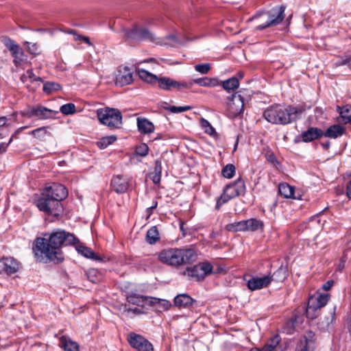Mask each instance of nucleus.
Returning a JSON list of instances; mask_svg holds the SVG:
<instances>
[{"instance_id": "nucleus-1", "label": "nucleus", "mask_w": 351, "mask_h": 351, "mask_svg": "<svg viewBox=\"0 0 351 351\" xmlns=\"http://www.w3.org/2000/svg\"><path fill=\"white\" fill-rule=\"evenodd\" d=\"M78 239L72 234L58 229L51 233L48 239L38 237L33 247L36 256L46 258L56 263H61L64 256L61 250L63 245L75 244Z\"/></svg>"}, {"instance_id": "nucleus-2", "label": "nucleus", "mask_w": 351, "mask_h": 351, "mask_svg": "<svg viewBox=\"0 0 351 351\" xmlns=\"http://www.w3.org/2000/svg\"><path fill=\"white\" fill-rule=\"evenodd\" d=\"M197 258V254L193 248H168L158 254L160 262L175 267L191 264Z\"/></svg>"}, {"instance_id": "nucleus-3", "label": "nucleus", "mask_w": 351, "mask_h": 351, "mask_svg": "<svg viewBox=\"0 0 351 351\" xmlns=\"http://www.w3.org/2000/svg\"><path fill=\"white\" fill-rule=\"evenodd\" d=\"M300 113L301 111L295 107L274 105L264 111L263 116L272 124L286 125L295 121Z\"/></svg>"}, {"instance_id": "nucleus-4", "label": "nucleus", "mask_w": 351, "mask_h": 351, "mask_svg": "<svg viewBox=\"0 0 351 351\" xmlns=\"http://www.w3.org/2000/svg\"><path fill=\"white\" fill-rule=\"evenodd\" d=\"M285 7L276 6L270 10L255 15L254 19L260 23L256 27L257 30H263L271 26L280 24L285 18Z\"/></svg>"}, {"instance_id": "nucleus-5", "label": "nucleus", "mask_w": 351, "mask_h": 351, "mask_svg": "<svg viewBox=\"0 0 351 351\" xmlns=\"http://www.w3.org/2000/svg\"><path fill=\"white\" fill-rule=\"evenodd\" d=\"M245 191V185L244 181L241 178H238L226 186L223 193L217 198L215 208L219 210L223 204L231 199L244 194Z\"/></svg>"}, {"instance_id": "nucleus-6", "label": "nucleus", "mask_w": 351, "mask_h": 351, "mask_svg": "<svg viewBox=\"0 0 351 351\" xmlns=\"http://www.w3.org/2000/svg\"><path fill=\"white\" fill-rule=\"evenodd\" d=\"M99 121L110 128H118L122 123V115L118 109L100 108L97 110Z\"/></svg>"}, {"instance_id": "nucleus-7", "label": "nucleus", "mask_w": 351, "mask_h": 351, "mask_svg": "<svg viewBox=\"0 0 351 351\" xmlns=\"http://www.w3.org/2000/svg\"><path fill=\"white\" fill-rule=\"evenodd\" d=\"M1 41L11 53L13 63L16 66H21L27 62V56L23 49L14 40L8 36H1Z\"/></svg>"}, {"instance_id": "nucleus-8", "label": "nucleus", "mask_w": 351, "mask_h": 351, "mask_svg": "<svg viewBox=\"0 0 351 351\" xmlns=\"http://www.w3.org/2000/svg\"><path fill=\"white\" fill-rule=\"evenodd\" d=\"M213 272V266L208 262H202L193 267H187L182 272L183 276H186L190 280L196 281L202 280L204 278Z\"/></svg>"}, {"instance_id": "nucleus-9", "label": "nucleus", "mask_w": 351, "mask_h": 351, "mask_svg": "<svg viewBox=\"0 0 351 351\" xmlns=\"http://www.w3.org/2000/svg\"><path fill=\"white\" fill-rule=\"evenodd\" d=\"M124 36L127 39L141 40H148L150 41L154 40V36L147 28L141 27H134L131 29H123Z\"/></svg>"}, {"instance_id": "nucleus-10", "label": "nucleus", "mask_w": 351, "mask_h": 351, "mask_svg": "<svg viewBox=\"0 0 351 351\" xmlns=\"http://www.w3.org/2000/svg\"><path fill=\"white\" fill-rule=\"evenodd\" d=\"M130 345L138 351H154L152 344L142 335L130 332L128 335Z\"/></svg>"}, {"instance_id": "nucleus-11", "label": "nucleus", "mask_w": 351, "mask_h": 351, "mask_svg": "<svg viewBox=\"0 0 351 351\" xmlns=\"http://www.w3.org/2000/svg\"><path fill=\"white\" fill-rule=\"evenodd\" d=\"M21 263L13 257L8 256L0 258V274L11 276L20 269Z\"/></svg>"}, {"instance_id": "nucleus-12", "label": "nucleus", "mask_w": 351, "mask_h": 351, "mask_svg": "<svg viewBox=\"0 0 351 351\" xmlns=\"http://www.w3.org/2000/svg\"><path fill=\"white\" fill-rule=\"evenodd\" d=\"M36 206L40 210L47 214H53V211H59L62 208L60 203L53 200L50 197L47 196V194L45 197H40L36 201Z\"/></svg>"}, {"instance_id": "nucleus-13", "label": "nucleus", "mask_w": 351, "mask_h": 351, "mask_svg": "<svg viewBox=\"0 0 351 351\" xmlns=\"http://www.w3.org/2000/svg\"><path fill=\"white\" fill-rule=\"evenodd\" d=\"M134 72L128 66H121L115 74V84L119 86H124L130 84L133 80Z\"/></svg>"}, {"instance_id": "nucleus-14", "label": "nucleus", "mask_w": 351, "mask_h": 351, "mask_svg": "<svg viewBox=\"0 0 351 351\" xmlns=\"http://www.w3.org/2000/svg\"><path fill=\"white\" fill-rule=\"evenodd\" d=\"M47 196L60 203L68 195L66 188L60 184H53L46 190Z\"/></svg>"}, {"instance_id": "nucleus-15", "label": "nucleus", "mask_w": 351, "mask_h": 351, "mask_svg": "<svg viewBox=\"0 0 351 351\" xmlns=\"http://www.w3.org/2000/svg\"><path fill=\"white\" fill-rule=\"evenodd\" d=\"M245 100L240 91L232 95L229 97L228 106L230 112L234 114H240L243 112L244 109Z\"/></svg>"}, {"instance_id": "nucleus-16", "label": "nucleus", "mask_w": 351, "mask_h": 351, "mask_svg": "<svg viewBox=\"0 0 351 351\" xmlns=\"http://www.w3.org/2000/svg\"><path fill=\"white\" fill-rule=\"evenodd\" d=\"M329 299V295L327 293L324 294H320L317 297L315 296H311L309 298L307 309H306V314L307 316H310V313L311 311H315L317 309H320L323 306H324Z\"/></svg>"}, {"instance_id": "nucleus-17", "label": "nucleus", "mask_w": 351, "mask_h": 351, "mask_svg": "<svg viewBox=\"0 0 351 351\" xmlns=\"http://www.w3.org/2000/svg\"><path fill=\"white\" fill-rule=\"evenodd\" d=\"M272 281L270 275L263 277H252L247 282V288L251 291H255L267 287Z\"/></svg>"}, {"instance_id": "nucleus-18", "label": "nucleus", "mask_w": 351, "mask_h": 351, "mask_svg": "<svg viewBox=\"0 0 351 351\" xmlns=\"http://www.w3.org/2000/svg\"><path fill=\"white\" fill-rule=\"evenodd\" d=\"M111 186L116 193H123L129 188V181L126 178L116 176L111 180Z\"/></svg>"}, {"instance_id": "nucleus-19", "label": "nucleus", "mask_w": 351, "mask_h": 351, "mask_svg": "<svg viewBox=\"0 0 351 351\" xmlns=\"http://www.w3.org/2000/svg\"><path fill=\"white\" fill-rule=\"evenodd\" d=\"M324 135V132L317 128L311 127L301 134V138L305 143L313 141Z\"/></svg>"}, {"instance_id": "nucleus-20", "label": "nucleus", "mask_w": 351, "mask_h": 351, "mask_svg": "<svg viewBox=\"0 0 351 351\" xmlns=\"http://www.w3.org/2000/svg\"><path fill=\"white\" fill-rule=\"evenodd\" d=\"M150 297L143 296L136 293H131L128 295L127 301L134 305L144 306L149 305Z\"/></svg>"}, {"instance_id": "nucleus-21", "label": "nucleus", "mask_w": 351, "mask_h": 351, "mask_svg": "<svg viewBox=\"0 0 351 351\" xmlns=\"http://www.w3.org/2000/svg\"><path fill=\"white\" fill-rule=\"evenodd\" d=\"M346 131V128L339 124H335L330 126L324 132V135L326 137L337 138L342 136Z\"/></svg>"}, {"instance_id": "nucleus-22", "label": "nucleus", "mask_w": 351, "mask_h": 351, "mask_svg": "<svg viewBox=\"0 0 351 351\" xmlns=\"http://www.w3.org/2000/svg\"><path fill=\"white\" fill-rule=\"evenodd\" d=\"M149 306H154L158 311H165L170 308L171 304L167 300L150 297Z\"/></svg>"}, {"instance_id": "nucleus-23", "label": "nucleus", "mask_w": 351, "mask_h": 351, "mask_svg": "<svg viewBox=\"0 0 351 351\" xmlns=\"http://www.w3.org/2000/svg\"><path fill=\"white\" fill-rule=\"evenodd\" d=\"M337 108L340 114L338 122L343 124L351 123V108L346 106L343 107L337 106Z\"/></svg>"}, {"instance_id": "nucleus-24", "label": "nucleus", "mask_w": 351, "mask_h": 351, "mask_svg": "<svg viewBox=\"0 0 351 351\" xmlns=\"http://www.w3.org/2000/svg\"><path fill=\"white\" fill-rule=\"evenodd\" d=\"M59 345L65 351H79L78 343L66 336H62L60 339Z\"/></svg>"}, {"instance_id": "nucleus-25", "label": "nucleus", "mask_w": 351, "mask_h": 351, "mask_svg": "<svg viewBox=\"0 0 351 351\" xmlns=\"http://www.w3.org/2000/svg\"><path fill=\"white\" fill-rule=\"evenodd\" d=\"M189 82L192 83V86L194 84H197L200 86L203 87H215L219 85V82L217 79L215 78H209L207 77L197 78L193 80L189 81Z\"/></svg>"}, {"instance_id": "nucleus-26", "label": "nucleus", "mask_w": 351, "mask_h": 351, "mask_svg": "<svg viewBox=\"0 0 351 351\" xmlns=\"http://www.w3.org/2000/svg\"><path fill=\"white\" fill-rule=\"evenodd\" d=\"M244 221L246 232H255L263 228L264 223L261 220L251 218Z\"/></svg>"}, {"instance_id": "nucleus-27", "label": "nucleus", "mask_w": 351, "mask_h": 351, "mask_svg": "<svg viewBox=\"0 0 351 351\" xmlns=\"http://www.w3.org/2000/svg\"><path fill=\"white\" fill-rule=\"evenodd\" d=\"M58 111H54L42 106H36V117L39 119H47L53 117V114H58Z\"/></svg>"}, {"instance_id": "nucleus-28", "label": "nucleus", "mask_w": 351, "mask_h": 351, "mask_svg": "<svg viewBox=\"0 0 351 351\" xmlns=\"http://www.w3.org/2000/svg\"><path fill=\"white\" fill-rule=\"evenodd\" d=\"M137 126L141 133L149 134L154 132V126L153 123L146 119H137Z\"/></svg>"}, {"instance_id": "nucleus-29", "label": "nucleus", "mask_w": 351, "mask_h": 351, "mask_svg": "<svg viewBox=\"0 0 351 351\" xmlns=\"http://www.w3.org/2000/svg\"><path fill=\"white\" fill-rule=\"evenodd\" d=\"M281 338L278 335L272 337L261 349L254 348L250 351H272L280 342Z\"/></svg>"}, {"instance_id": "nucleus-30", "label": "nucleus", "mask_w": 351, "mask_h": 351, "mask_svg": "<svg viewBox=\"0 0 351 351\" xmlns=\"http://www.w3.org/2000/svg\"><path fill=\"white\" fill-rule=\"evenodd\" d=\"M193 300L186 294H180L174 299V304L178 307H189L192 305Z\"/></svg>"}, {"instance_id": "nucleus-31", "label": "nucleus", "mask_w": 351, "mask_h": 351, "mask_svg": "<svg viewBox=\"0 0 351 351\" xmlns=\"http://www.w3.org/2000/svg\"><path fill=\"white\" fill-rule=\"evenodd\" d=\"M279 193L286 198H295L294 197V188L287 183H281L278 186Z\"/></svg>"}, {"instance_id": "nucleus-32", "label": "nucleus", "mask_w": 351, "mask_h": 351, "mask_svg": "<svg viewBox=\"0 0 351 351\" xmlns=\"http://www.w3.org/2000/svg\"><path fill=\"white\" fill-rule=\"evenodd\" d=\"M272 281L283 282L288 276L287 268L281 265L271 276Z\"/></svg>"}, {"instance_id": "nucleus-33", "label": "nucleus", "mask_w": 351, "mask_h": 351, "mask_svg": "<svg viewBox=\"0 0 351 351\" xmlns=\"http://www.w3.org/2000/svg\"><path fill=\"white\" fill-rule=\"evenodd\" d=\"M137 72L139 77L148 83L154 84L157 82L158 77L145 69H138Z\"/></svg>"}, {"instance_id": "nucleus-34", "label": "nucleus", "mask_w": 351, "mask_h": 351, "mask_svg": "<svg viewBox=\"0 0 351 351\" xmlns=\"http://www.w3.org/2000/svg\"><path fill=\"white\" fill-rule=\"evenodd\" d=\"M221 85L226 91L230 93L239 86V82L237 77H232L227 80L223 81Z\"/></svg>"}, {"instance_id": "nucleus-35", "label": "nucleus", "mask_w": 351, "mask_h": 351, "mask_svg": "<svg viewBox=\"0 0 351 351\" xmlns=\"http://www.w3.org/2000/svg\"><path fill=\"white\" fill-rule=\"evenodd\" d=\"M76 250L79 254L84 256V257L98 260L97 256L92 251L90 248L84 246L82 244H78L75 247Z\"/></svg>"}, {"instance_id": "nucleus-36", "label": "nucleus", "mask_w": 351, "mask_h": 351, "mask_svg": "<svg viewBox=\"0 0 351 351\" xmlns=\"http://www.w3.org/2000/svg\"><path fill=\"white\" fill-rule=\"evenodd\" d=\"M159 239V233L156 226H152L146 234V241L149 244H154Z\"/></svg>"}, {"instance_id": "nucleus-37", "label": "nucleus", "mask_w": 351, "mask_h": 351, "mask_svg": "<svg viewBox=\"0 0 351 351\" xmlns=\"http://www.w3.org/2000/svg\"><path fill=\"white\" fill-rule=\"evenodd\" d=\"M226 228L231 232H246L244 220L229 223Z\"/></svg>"}, {"instance_id": "nucleus-38", "label": "nucleus", "mask_w": 351, "mask_h": 351, "mask_svg": "<svg viewBox=\"0 0 351 351\" xmlns=\"http://www.w3.org/2000/svg\"><path fill=\"white\" fill-rule=\"evenodd\" d=\"M116 140H117V137L113 135L108 136H104L97 142V145L99 148L105 149L108 145L112 144Z\"/></svg>"}, {"instance_id": "nucleus-39", "label": "nucleus", "mask_w": 351, "mask_h": 351, "mask_svg": "<svg viewBox=\"0 0 351 351\" xmlns=\"http://www.w3.org/2000/svg\"><path fill=\"white\" fill-rule=\"evenodd\" d=\"M173 79L167 77H158L157 82L158 83V86L160 89L165 90H171V85H172Z\"/></svg>"}, {"instance_id": "nucleus-40", "label": "nucleus", "mask_w": 351, "mask_h": 351, "mask_svg": "<svg viewBox=\"0 0 351 351\" xmlns=\"http://www.w3.org/2000/svg\"><path fill=\"white\" fill-rule=\"evenodd\" d=\"M21 80L23 82H27L28 81L30 82H41V78L40 77H37L35 75V74L33 73L32 70L29 69L26 71L25 73H24L21 76Z\"/></svg>"}, {"instance_id": "nucleus-41", "label": "nucleus", "mask_w": 351, "mask_h": 351, "mask_svg": "<svg viewBox=\"0 0 351 351\" xmlns=\"http://www.w3.org/2000/svg\"><path fill=\"white\" fill-rule=\"evenodd\" d=\"M221 173L226 178H232L235 173V167L232 164H228L222 169Z\"/></svg>"}, {"instance_id": "nucleus-42", "label": "nucleus", "mask_w": 351, "mask_h": 351, "mask_svg": "<svg viewBox=\"0 0 351 351\" xmlns=\"http://www.w3.org/2000/svg\"><path fill=\"white\" fill-rule=\"evenodd\" d=\"M75 106L72 103L64 104L60 108V111L65 115L73 114L75 112Z\"/></svg>"}, {"instance_id": "nucleus-43", "label": "nucleus", "mask_w": 351, "mask_h": 351, "mask_svg": "<svg viewBox=\"0 0 351 351\" xmlns=\"http://www.w3.org/2000/svg\"><path fill=\"white\" fill-rule=\"evenodd\" d=\"M60 88V85L58 83L47 82L44 84L43 90L45 93L49 94L54 90H58Z\"/></svg>"}, {"instance_id": "nucleus-44", "label": "nucleus", "mask_w": 351, "mask_h": 351, "mask_svg": "<svg viewBox=\"0 0 351 351\" xmlns=\"http://www.w3.org/2000/svg\"><path fill=\"white\" fill-rule=\"evenodd\" d=\"M192 87V83L189 82H178L174 80L172 81V85H171V90L175 88L177 90H181L182 88H191Z\"/></svg>"}, {"instance_id": "nucleus-45", "label": "nucleus", "mask_w": 351, "mask_h": 351, "mask_svg": "<svg viewBox=\"0 0 351 351\" xmlns=\"http://www.w3.org/2000/svg\"><path fill=\"white\" fill-rule=\"evenodd\" d=\"M24 44L27 45V51L29 53L34 56H36L40 53V49L37 43L26 41Z\"/></svg>"}, {"instance_id": "nucleus-46", "label": "nucleus", "mask_w": 351, "mask_h": 351, "mask_svg": "<svg viewBox=\"0 0 351 351\" xmlns=\"http://www.w3.org/2000/svg\"><path fill=\"white\" fill-rule=\"evenodd\" d=\"M165 110H169L172 113H180L183 112H186L187 110H191L192 107L190 106H169V107H164Z\"/></svg>"}, {"instance_id": "nucleus-47", "label": "nucleus", "mask_w": 351, "mask_h": 351, "mask_svg": "<svg viewBox=\"0 0 351 351\" xmlns=\"http://www.w3.org/2000/svg\"><path fill=\"white\" fill-rule=\"evenodd\" d=\"M200 124L206 133L212 135L215 132L214 128L206 119L202 118L200 119Z\"/></svg>"}, {"instance_id": "nucleus-48", "label": "nucleus", "mask_w": 351, "mask_h": 351, "mask_svg": "<svg viewBox=\"0 0 351 351\" xmlns=\"http://www.w3.org/2000/svg\"><path fill=\"white\" fill-rule=\"evenodd\" d=\"M48 129V126L41 127L32 130L31 134L36 138H43L47 134Z\"/></svg>"}, {"instance_id": "nucleus-49", "label": "nucleus", "mask_w": 351, "mask_h": 351, "mask_svg": "<svg viewBox=\"0 0 351 351\" xmlns=\"http://www.w3.org/2000/svg\"><path fill=\"white\" fill-rule=\"evenodd\" d=\"M195 70L201 74H207L210 70V64L209 63L196 64Z\"/></svg>"}, {"instance_id": "nucleus-50", "label": "nucleus", "mask_w": 351, "mask_h": 351, "mask_svg": "<svg viewBox=\"0 0 351 351\" xmlns=\"http://www.w3.org/2000/svg\"><path fill=\"white\" fill-rule=\"evenodd\" d=\"M148 152H149V147L145 143L140 145L136 149V154L141 156H146L148 154Z\"/></svg>"}, {"instance_id": "nucleus-51", "label": "nucleus", "mask_w": 351, "mask_h": 351, "mask_svg": "<svg viewBox=\"0 0 351 351\" xmlns=\"http://www.w3.org/2000/svg\"><path fill=\"white\" fill-rule=\"evenodd\" d=\"M308 227L309 228H316L318 230L320 229V221L318 219V217L314 216L312 218L310 219V220L308 222Z\"/></svg>"}, {"instance_id": "nucleus-52", "label": "nucleus", "mask_w": 351, "mask_h": 351, "mask_svg": "<svg viewBox=\"0 0 351 351\" xmlns=\"http://www.w3.org/2000/svg\"><path fill=\"white\" fill-rule=\"evenodd\" d=\"M21 114L24 117L28 118H32L36 117V106L30 107L23 111H22Z\"/></svg>"}, {"instance_id": "nucleus-53", "label": "nucleus", "mask_w": 351, "mask_h": 351, "mask_svg": "<svg viewBox=\"0 0 351 351\" xmlns=\"http://www.w3.org/2000/svg\"><path fill=\"white\" fill-rule=\"evenodd\" d=\"M123 312L127 313L128 316H130L131 313L134 315H140L143 313L142 311L138 307L128 308L126 306H125L123 308Z\"/></svg>"}, {"instance_id": "nucleus-54", "label": "nucleus", "mask_w": 351, "mask_h": 351, "mask_svg": "<svg viewBox=\"0 0 351 351\" xmlns=\"http://www.w3.org/2000/svg\"><path fill=\"white\" fill-rule=\"evenodd\" d=\"M296 351H308V340L306 338L300 340Z\"/></svg>"}, {"instance_id": "nucleus-55", "label": "nucleus", "mask_w": 351, "mask_h": 351, "mask_svg": "<svg viewBox=\"0 0 351 351\" xmlns=\"http://www.w3.org/2000/svg\"><path fill=\"white\" fill-rule=\"evenodd\" d=\"M153 173H162V163L160 160H156Z\"/></svg>"}, {"instance_id": "nucleus-56", "label": "nucleus", "mask_w": 351, "mask_h": 351, "mask_svg": "<svg viewBox=\"0 0 351 351\" xmlns=\"http://www.w3.org/2000/svg\"><path fill=\"white\" fill-rule=\"evenodd\" d=\"M351 60L350 57L346 56L343 58L341 60H338L336 62L335 65L337 66H343L348 64Z\"/></svg>"}, {"instance_id": "nucleus-57", "label": "nucleus", "mask_w": 351, "mask_h": 351, "mask_svg": "<svg viewBox=\"0 0 351 351\" xmlns=\"http://www.w3.org/2000/svg\"><path fill=\"white\" fill-rule=\"evenodd\" d=\"M10 119H11V118H8L7 117H0V128L3 127V126L10 127L11 124L8 122Z\"/></svg>"}, {"instance_id": "nucleus-58", "label": "nucleus", "mask_w": 351, "mask_h": 351, "mask_svg": "<svg viewBox=\"0 0 351 351\" xmlns=\"http://www.w3.org/2000/svg\"><path fill=\"white\" fill-rule=\"evenodd\" d=\"M333 284V280H328L323 285L322 288L326 291H328L332 287Z\"/></svg>"}, {"instance_id": "nucleus-59", "label": "nucleus", "mask_w": 351, "mask_h": 351, "mask_svg": "<svg viewBox=\"0 0 351 351\" xmlns=\"http://www.w3.org/2000/svg\"><path fill=\"white\" fill-rule=\"evenodd\" d=\"M153 176L152 177V180L153 181L154 183L155 184H158L160 182V178H161V174L160 173H153Z\"/></svg>"}, {"instance_id": "nucleus-60", "label": "nucleus", "mask_w": 351, "mask_h": 351, "mask_svg": "<svg viewBox=\"0 0 351 351\" xmlns=\"http://www.w3.org/2000/svg\"><path fill=\"white\" fill-rule=\"evenodd\" d=\"M68 33L74 35V40H82V35L76 34L75 30H73V29L69 30L68 32Z\"/></svg>"}, {"instance_id": "nucleus-61", "label": "nucleus", "mask_w": 351, "mask_h": 351, "mask_svg": "<svg viewBox=\"0 0 351 351\" xmlns=\"http://www.w3.org/2000/svg\"><path fill=\"white\" fill-rule=\"evenodd\" d=\"M346 195L349 198H351V180L347 184Z\"/></svg>"}, {"instance_id": "nucleus-62", "label": "nucleus", "mask_w": 351, "mask_h": 351, "mask_svg": "<svg viewBox=\"0 0 351 351\" xmlns=\"http://www.w3.org/2000/svg\"><path fill=\"white\" fill-rule=\"evenodd\" d=\"M11 141H12V138L10 139L8 143H7L6 145L4 143L0 144V152L1 153L5 152L6 151L7 147L10 143Z\"/></svg>"}, {"instance_id": "nucleus-63", "label": "nucleus", "mask_w": 351, "mask_h": 351, "mask_svg": "<svg viewBox=\"0 0 351 351\" xmlns=\"http://www.w3.org/2000/svg\"><path fill=\"white\" fill-rule=\"evenodd\" d=\"M82 40L85 42L89 46H93V43H91L88 37L82 36Z\"/></svg>"}, {"instance_id": "nucleus-64", "label": "nucleus", "mask_w": 351, "mask_h": 351, "mask_svg": "<svg viewBox=\"0 0 351 351\" xmlns=\"http://www.w3.org/2000/svg\"><path fill=\"white\" fill-rule=\"evenodd\" d=\"M268 160H269V162H271V163H274H274H276H276L278 162V161H277V160H276V157H275L273 154L269 155V156H268Z\"/></svg>"}]
</instances>
